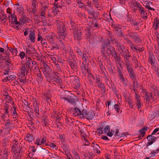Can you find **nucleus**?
I'll list each match as a JSON object with an SVG mask.
<instances>
[{
  "label": "nucleus",
  "mask_w": 159,
  "mask_h": 159,
  "mask_svg": "<svg viewBox=\"0 0 159 159\" xmlns=\"http://www.w3.org/2000/svg\"><path fill=\"white\" fill-rule=\"evenodd\" d=\"M4 98L6 102L4 105L5 108L3 109H2L1 113H0V118H1V119H2L3 120L5 121L7 120V119L9 117V115L8 114L9 111L8 110L9 107L7 103L12 104L13 101L11 97L9 95L5 96Z\"/></svg>",
  "instance_id": "nucleus-1"
},
{
  "label": "nucleus",
  "mask_w": 159,
  "mask_h": 159,
  "mask_svg": "<svg viewBox=\"0 0 159 159\" xmlns=\"http://www.w3.org/2000/svg\"><path fill=\"white\" fill-rule=\"evenodd\" d=\"M24 34L25 36L28 35L26 40L30 41L32 43H34L35 41L36 35L32 28H27L24 30Z\"/></svg>",
  "instance_id": "nucleus-2"
},
{
  "label": "nucleus",
  "mask_w": 159,
  "mask_h": 159,
  "mask_svg": "<svg viewBox=\"0 0 159 159\" xmlns=\"http://www.w3.org/2000/svg\"><path fill=\"white\" fill-rule=\"evenodd\" d=\"M57 26L58 29V33L59 38L64 40L66 37V34L65 33L66 29L64 25L62 23H60L57 20Z\"/></svg>",
  "instance_id": "nucleus-3"
},
{
  "label": "nucleus",
  "mask_w": 159,
  "mask_h": 159,
  "mask_svg": "<svg viewBox=\"0 0 159 159\" xmlns=\"http://www.w3.org/2000/svg\"><path fill=\"white\" fill-rule=\"evenodd\" d=\"M43 66L44 68L43 70V74L46 77H50L51 78V76L53 75L52 70L46 64H44Z\"/></svg>",
  "instance_id": "nucleus-4"
},
{
  "label": "nucleus",
  "mask_w": 159,
  "mask_h": 159,
  "mask_svg": "<svg viewBox=\"0 0 159 159\" xmlns=\"http://www.w3.org/2000/svg\"><path fill=\"white\" fill-rule=\"evenodd\" d=\"M144 94L145 96V98L147 102H149L151 100L154 101L157 99V96L154 93H146L145 91Z\"/></svg>",
  "instance_id": "nucleus-5"
},
{
  "label": "nucleus",
  "mask_w": 159,
  "mask_h": 159,
  "mask_svg": "<svg viewBox=\"0 0 159 159\" xmlns=\"http://www.w3.org/2000/svg\"><path fill=\"white\" fill-rule=\"evenodd\" d=\"M103 134H106L109 137H111L114 134V131L112 129L110 130V127L109 125H107L103 128Z\"/></svg>",
  "instance_id": "nucleus-6"
},
{
  "label": "nucleus",
  "mask_w": 159,
  "mask_h": 159,
  "mask_svg": "<svg viewBox=\"0 0 159 159\" xmlns=\"http://www.w3.org/2000/svg\"><path fill=\"white\" fill-rule=\"evenodd\" d=\"M128 35L132 38L135 43H138L140 42V39L136 33H133L129 31L128 32Z\"/></svg>",
  "instance_id": "nucleus-7"
},
{
  "label": "nucleus",
  "mask_w": 159,
  "mask_h": 159,
  "mask_svg": "<svg viewBox=\"0 0 159 159\" xmlns=\"http://www.w3.org/2000/svg\"><path fill=\"white\" fill-rule=\"evenodd\" d=\"M74 37L75 40L79 41L81 39V33L80 30H77L76 29L73 31Z\"/></svg>",
  "instance_id": "nucleus-8"
},
{
  "label": "nucleus",
  "mask_w": 159,
  "mask_h": 159,
  "mask_svg": "<svg viewBox=\"0 0 159 159\" xmlns=\"http://www.w3.org/2000/svg\"><path fill=\"white\" fill-rule=\"evenodd\" d=\"M53 48L56 49L61 48L63 49L65 51H66V49L65 47L63 42L60 39H59V42H58V43H57L56 46H53Z\"/></svg>",
  "instance_id": "nucleus-9"
},
{
  "label": "nucleus",
  "mask_w": 159,
  "mask_h": 159,
  "mask_svg": "<svg viewBox=\"0 0 159 159\" xmlns=\"http://www.w3.org/2000/svg\"><path fill=\"white\" fill-rule=\"evenodd\" d=\"M138 5H137L139 7V9L140 11L141 15L143 18L145 19L147 18L146 12L144 11V8L142 7L140 3H137Z\"/></svg>",
  "instance_id": "nucleus-10"
},
{
  "label": "nucleus",
  "mask_w": 159,
  "mask_h": 159,
  "mask_svg": "<svg viewBox=\"0 0 159 159\" xmlns=\"http://www.w3.org/2000/svg\"><path fill=\"white\" fill-rule=\"evenodd\" d=\"M51 78L54 81L57 83H60L61 81L59 75L58 73H55V74L54 75H53L51 76Z\"/></svg>",
  "instance_id": "nucleus-11"
},
{
  "label": "nucleus",
  "mask_w": 159,
  "mask_h": 159,
  "mask_svg": "<svg viewBox=\"0 0 159 159\" xmlns=\"http://www.w3.org/2000/svg\"><path fill=\"white\" fill-rule=\"evenodd\" d=\"M46 139L44 138L38 139L36 140L35 143L38 145L46 144Z\"/></svg>",
  "instance_id": "nucleus-12"
},
{
  "label": "nucleus",
  "mask_w": 159,
  "mask_h": 159,
  "mask_svg": "<svg viewBox=\"0 0 159 159\" xmlns=\"http://www.w3.org/2000/svg\"><path fill=\"white\" fill-rule=\"evenodd\" d=\"M23 48L26 53L29 54L32 53L33 50H34V48L30 45H28L27 47L24 46Z\"/></svg>",
  "instance_id": "nucleus-13"
},
{
  "label": "nucleus",
  "mask_w": 159,
  "mask_h": 159,
  "mask_svg": "<svg viewBox=\"0 0 159 159\" xmlns=\"http://www.w3.org/2000/svg\"><path fill=\"white\" fill-rule=\"evenodd\" d=\"M95 83L97 86L100 88H103L104 85L101 82L99 77L98 76L96 77V80Z\"/></svg>",
  "instance_id": "nucleus-14"
},
{
  "label": "nucleus",
  "mask_w": 159,
  "mask_h": 159,
  "mask_svg": "<svg viewBox=\"0 0 159 159\" xmlns=\"http://www.w3.org/2000/svg\"><path fill=\"white\" fill-rule=\"evenodd\" d=\"M110 43L108 40L105 41L104 42L102 43V48L101 50L102 52L103 53L105 51V48L108 47Z\"/></svg>",
  "instance_id": "nucleus-15"
},
{
  "label": "nucleus",
  "mask_w": 159,
  "mask_h": 159,
  "mask_svg": "<svg viewBox=\"0 0 159 159\" xmlns=\"http://www.w3.org/2000/svg\"><path fill=\"white\" fill-rule=\"evenodd\" d=\"M155 59L154 56L153 54L150 55L149 56L148 62L151 64L153 65L155 63Z\"/></svg>",
  "instance_id": "nucleus-16"
},
{
  "label": "nucleus",
  "mask_w": 159,
  "mask_h": 159,
  "mask_svg": "<svg viewBox=\"0 0 159 159\" xmlns=\"http://www.w3.org/2000/svg\"><path fill=\"white\" fill-rule=\"evenodd\" d=\"M138 84L137 82H134V90L135 92L136 95V97L135 98L136 99V101H139V98L140 96L137 95L136 93V88H138Z\"/></svg>",
  "instance_id": "nucleus-17"
},
{
  "label": "nucleus",
  "mask_w": 159,
  "mask_h": 159,
  "mask_svg": "<svg viewBox=\"0 0 159 159\" xmlns=\"http://www.w3.org/2000/svg\"><path fill=\"white\" fill-rule=\"evenodd\" d=\"M33 106L35 113L36 115H38L39 111V106L36 102H34Z\"/></svg>",
  "instance_id": "nucleus-18"
},
{
  "label": "nucleus",
  "mask_w": 159,
  "mask_h": 159,
  "mask_svg": "<svg viewBox=\"0 0 159 159\" xmlns=\"http://www.w3.org/2000/svg\"><path fill=\"white\" fill-rule=\"evenodd\" d=\"M16 78V76L13 75H10L8 76L7 77V79H5L3 80L4 82H6L10 81L11 80H13L15 79Z\"/></svg>",
  "instance_id": "nucleus-19"
},
{
  "label": "nucleus",
  "mask_w": 159,
  "mask_h": 159,
  "mask_svg": "<svg viewBox=\"0 0 159 159\" xmlns=\"http://www.w3.org/2000/svg\"><path fill=\"white\" fill-rule=\"evenodd\" d=\"M33 139V136L30 134H27L25 138V140L29 143L31 142Z\"/></svg>",
  "instance_id": "nucleus-20"
},
{
  "label": "nucleus",
  "mask_w": 159,
  "mask_h": 159,
  "mask_svg": "<svg viewBox=\"0 0 159 159\" xmlns=\"http://www.w3.org/2000/svg\"><path fill=\"white\" fill-rule=\"evenodd\" d=\"M95 115L92 111L87 112L86 119H91L94 118Z\"/></svg>",
  "instance_id": "nucleus-21"
},
{
  "label": "nucleus",
  "mask_w": 159,
  "mask_h": 159,
  "mask_svg": "<svg viewBox=\"0 0 159 159\" xmlns=\"http://www.w3.org/2000/svg\"><path fill=\"white\" fill-rule=\"evenodd\" d=\"M28 19L27 18L23 17H21L20 19V24L23 25L25 24L27 22H29V21H28Z\"/></svg>",
  "instance_id": "nucleus-22"
},
{
  "label": "nucleus",
  "mask_w": 159,
  "mask_h": 159,
  "mask_svg": "<svg viewBox=\"0 0 159 159\" xmlns=\"http://www.w3.org/2000/svg\"><path fill=\"white\" fill-rule=\"evenodd\" d=\"M81 114V111L78 108H75L73 113V116H79L80 117Z\"/></svg>",
  "instance_id": "nucleus-23"
},
{
  "label": "nucleus",
  "mask_w": 159,
  "mask_h": 159,
  "mask_svg": "<svg viewBox=\"0 0 159 159\" xmlns=\"http://www.w3.org/2000/svg\"><path fill=\"white\" fill-rule=\"evenodd\" d=\"M87 113V112L85 110H83L82 111H81V114L80 117L81 118H86Z\"/></svg>",
  "instance_id": "nucleus-24"
},
{
  "label": "nucleus",
  "mask_w": 159,
  "mask_h": 159,
  "mask_svg": "<svg viewBox=\"0 0 159 159\" xmlns=\"http://www.w3.org/2000/svg\"><path fill=\"white\" fill-rule=\"evenodd\" d=\"M11 21L13 24H18L19 22L17 21V18L16 16L11 15Z\"/></svg>",
  "instance_id": "nucleus-25"
},
{
  "label": "nucleus",
  "mask_w": 159,
  "mask_h": 159,
  "mask_svg": "<svg viewBox=\"0 0 159 159\" xmlns=\"http://www.w3.org/2000/svg\"><path fill=\"white\" fill-rule=\"evenodd\" d=\"M26 65L27 68L28 69L30 67L32 60L30 58H27L26 59Z\"/></svg>",
  "instance_id": "nucleus-26"
},
{
  "label": "nucleus",
  "mask_w": 159,
  "mask_h": 159,
  "mask_svg": "<svg viewBox=\"0 0 159 159\" xmlns=\"http://www.w3.org/2000/svg\"><path fill=\"white\" fill-rule=\"evenodd\" d=\"M93 149L95 151H96L97 153L98 154H99L100 153V152L99 150V146L97 144H94L93 146Z\"/></svg>",
  "instance_id": "nucleus-27"
},
{
  "label": "nucleus",
  "mask_w": 159,
  "mask_h": 159,
  "mask_svg": "<svg viewBox=\"0 0 159 159\" xmlns=\"http://www.w3.org/2000/svg\"><path fill=\"white\" fill-rule=\"evenodd\" d=\"M159 24V22L157 18H155L153 22V27L154 29H156L158 27V25Z\"/></svg>",
  "instance_id": "nucleus-28"
},
{
  "label": "nucleus",
  "mask_w": 159,
  "mask_h": 159,
  "mask_svg": "<svg viewBox=\"0 0 159 159\" xmlns=\"http://www.w3.org/2000/svg\"><path fill=\"white\" fill-rule=\"evenodd\" d=\"M127 68L128 72L130 73V75L132 76L134 75V72L131 67L130 66L127 65Z\"/></svg>",
  "instance_id": "nucleus-29"
},
{
  "label": "nucleus",
  "mask_w": 159,
  "mask_h": 159,
  "mask_svg": "<svg viewBox=\"0 0 159 159\" xmlns=\"http://www.w3.org/2000/svg\"><path fill=\"white\" fill-rule=\"evenodd\" d=\"M58 9V7L56 6H55L53 7V12L54 15H57V14L59 13Z\"/></svg>",
  "instance_id": "nucleus-30"
},
{
  "label": "nucleus",
  "mask_w": 159,
  "mask_h": 159,
  "mask_svg": "<svg viewBox=\"0 0 159 159\" xmlns=\"http://www.w3.org/2000/svg\"><path fill=\"white\" fill-rule=\"evenodd\" d=\"M147 130V127L142 129L139 131L140 134L142 136H144Z\"/></svg>",
  "instance_id": "nucleus-31"
},
{
  "label": "nucleus",
  "mask_w": 159,
  "mask_h": 159,
  "mask_svg": "<svg viewBox=\"0 0 159 159\" xmlns=\"http://www.w3.org/2000/svg\"><path fill=\"white\" fill-rule=\"evenodd\" d=\"M120 80L121 82H122L124 84H126L125 80L124 77L121 74V72L119 73Z\"/></svg>",
  "instance_id": "nucleus-32"
},
{
  "label": "nucleus",
  "mask_w": 159,
  "mask_h": 159,
  "mask_svg": "<svg viewBox=\"0 0 159 159\" xmlns=\"http://www.w3.org/2000/svg\"><path fill=\"white\" fill-rule=\"evenodd\" d=\"M29 150L30 152L29 155L30 156V154H31V155L34 154V153L35 151V149L34 147H31L30 148Z\"/></svg>",
  "instance_id": "nucleus-33"
},
{
  "label": "nucleus",
  "mask_w": 159,
  "mask_h": 159,
  "mask_svg": "<svg viewBox=\"0 0 159 159\" xmlns=\"http://www.w3.org/2000/svg\"><path fill=\"white\" fill-rule=\"evenodd\" d=\"M48 3H46V2H44L43 3L41 6L42 8V10H44L48 8Z\"/></svg>",
  "instance_id": "nucleus-34"
},
{
  "label": "nucleus",
  "mask_w": 159,
  "mask_h": 159,
  "mask_svg": "<svg viewBox=\"0 0 159 159\" xmlns=\"http://www.w3.org/2000/svg\"><path fill=\"white\" fill-rule=\"evenodd\" d=\"M21 73L22 75H24L25 72L28 71V69L25 66H23L21 69Z\"/></svg>",
  "instance_id": "nucleus-35"
},
{
  "label": "nucleus",
  "mask_w": 159,
  "mask_h": 159,
  "mask_svg": "<svg viewBox=\"0 0 159 159\" xmlns=\"http://www.w3.org/2000/svg\"><path fill=\"white\" fill-rule=\"evenodd\" d=\"M149 2H150L148 0H147V1L145 2L146 3V5L145 6V7L149 10H153V9L150 7Z\"/></svg>",
  "instance_id": "nucleus-36"
},
{
  "label": "nucleus",
  "mask_w": 159,
  "mask_h": 159,
  "mask_svg": "<svg viewBox=\"0 0 159 159\" xmlns=\"http://www.w3.org/2000/svg\"><path fill=\"white\" fill-rule=\"evenodd\" d=\"M37 2H36L35 0H33L32 2V7L33 9H35L36 8L37 6Z\"/></svg>",
  "instance_id": "nucleus-37"
},
{
  "label": "nucleus",
  "mask_w": 159,
  "mask_h": 159,
  "mask_svg": "<svg viewBox=\"0 0 159 159\" xmlns=\"http://www.w3.org/2000/svg\"><path fill=\"white\" fill-rule=\"evenodd\" d=\"M137 3H139L137 2H134V4L133 5V6L132 7V8H134V10H137V8H138L139 9V7L137 5H138V4H137Z\"/></svg>",
  "instance_id": "nucleus-38"
},
{
  "label": "nucleus",
  "mask_w": 159,
  "mask_h": 159,
  "mask_svg": "<svg viewBox=\"0 0 159 159\" xmlns=\"http://www.w3.org/2000/svg\"><path fill=\"white\" fill-rule=\"evenodd\" d=\"M157 150H156L155 151H153L152 152H151L149 154L150 157H153L155 155L158 153Z\"/></svg>",
  "instance_id": "nucleus-39"
},
{
  "label": "nucleus",
  "mask_w": 159,
  "mask_h": 159,
  "mask_svg": "<svg viewBox=\"0 0 159 159\" xmlns=\"http://www.w3.org/2000/svg\"><path fill=\"white\" fill-rule=\"evenodd\" d=\"M14 110H13L12 112V115L14 118H16L17 116V114L16 111V108L14 107H13Z\"/></svg>",
  "instance_id": "nucleus-40"
},
{
  "label": "nucleus",
  "mask_w": 159,
  "mask_h": 159,
  "mask_svg": "<svg viewBox=\"0 0 159 159\" xmlns=\"http://www.w3.org/2000/svg\"><path fill=\"white\" fill-rule=\"evenodd\" d=\"M17 11L19 13L22 14L23 12V9L22 7H20L17 8Z\"/></svg>",
  "instance_id": "nucleus-41"
},
{
  "label": "nucleus",
  "mask_w": 159,
  "mask_h": 159,
  "mask_svg": "<svg viewBox=\"0 0 159 159\" xmlns=\"http://www.w3.org/2000/svg\"><path fill=\"white\" fill-rule=\"evenodd\" d=\"M114 109L117 112H119L120 109V106L118 104H115L114 105Z\"/></svg>",
  "instance_id": "nucleus-42"
},
{
  "label": "nucleus",
  "mask_w": 159,
  "mask_h": 159,
  "mask_svg": "<svg viewBox=\"0 0 159 159\" xmlns=\"http://www.w3.org/2000/svg\"><path fill=\"white\" fill-rule=\"evenodd\" d=\"M97 132L99 135H100L102 134H103V127H100L97 129Z\"/></svg>",
  "instance_id": "nucleus-43"
},
{
  "label": "nucleus",
  "mask_w": 159,
  "mask_h": 159,
  "mask_svg": "<svg viewBox=\"0 0 159 159\" xmlns=\"http://www.w3.org/2000/svg\"><path fill=\"white\" fill-rule=\"evenodd\" d=\"M10 51L13 53V55H16L17 53L18 52L16 49H14L11 48L10 50Z\"/></svg>",
  "instance_id": "nucleus-44"
},
{
  "label": "nucleus",
  "mask_w": 159,
  "mask_h": 159,
  "mask_svg": "<svg viewBox=\"0 0 159 159\" xmlns=\"http://www.w3.org/2000/svg\"><path fill=\"white\" fill-rule=\"evenodd\" d=\"M65 100L67 101L68 103H71L72 104H74L75 102L73 99L70 98H66Z\"/></svg>",
  "instance_id": "nucleus-45"
},
{
  "label": "nucleus",
  "mask_w": 159,
  "mask_h": 159,
  "mask_svg": "<svg viewBox=\"0 0 159 159\" xmlns=\"http://www.w3.org/2000/svg\"><path fill=\"white\" fill-rule=\"evenodd\" d=\"M25 56V53L24 52H21L19 53V56L21 59H23L24 58Z\"/></svg>",
  "instance_id": "nucleus-46"
},
{
  "label": "nucleus",
  "mask_w": 159,
  "mask_h": 159,
  "mask_svg": "<svg viewBox=\"0 0 159 159\" xmlns=\"http://www.w3.org/2000/svg\"><path fill=\"white\" fill-rule=\"evenodd\" d=\"M48 39L49 41L52 44H53L54 43L53 38L52 36H50L48 37Z\"/></svg>",
  "instance_id": "nucleus-47"
},
{
  "label": "nucleus",
  "mask_w": 159,
  "mask_h": 159,
  "mask_svg": "<svg viewBox=\"0 0 159 159\" xmlns=\"http://www.w3.org/2000/svg\"><path fill=\"white\" fill-rule=\"evenodd\" d=\"M6 18V16L4 14H2L0 15V19L2 20H5Z\"/></svg>",
  "instance_id": "nucleus-48"
},
{
  "label": "nucleus",
  "mask_w": 159,
  "mask_h": 159,
  "mask_svg": "<svg viewBox=\"0 0 159 159\" xmlns=\"http://www.w3.org/2000/svg\"><path fill=\"white\" fill-rule=\"evenodd\" d=\"M59 138L62 143L65 142V137L64 135H61L59 136Z\"/></svg>",
  "instance_id": "nucleus-49"
},
{
  "label": "nucleus",
  "mask_w": 159,
  "mask_h": 159,
  "mask_svg": "<svg viewBox=\"0 0 159 159\" xmlns=\"http://www.w3.org/2000/svg\"><path fill=\"white\" fill-rule=\"evenodd\" d=\"M20 22H18V24H13V27L16 29L18 30L20 28Z\"/></svg>",
  "instance_id": "nucleus-50"
},
{
  "label": "nucleus",
  "mask_w": 159,
  "mask_h": 159,
  "mask_svg": "<svg viewBox=\"0 0 159 159\" xmlns=\"http://www.w3.org/2000/svg\"><path fill=\"white\" fill-rule=\"evenodd\" d=\"M136 104L138 108L139 109L141 107V105L140 102V100H138V101H137Z\"/></svg>",
  "instance_id": "nucleus-51"
},
{
  "label": "nucleus",
  "mask_w": 159,
  "mask_h": 159,
  "mask_svg": "<svg viewBox=\"0 0 159 159\" xmlns=\"http://www.w3.org/2000/svg\"><path fill=\"white\" fill-rule=\"evenodd\" d=\"M115 28L116 31H117V30H120L121 29V26L120 25H119L118 24L116 25L115 26Z\"/></svg>",
  "instance_id": "nucleus-52"
},
{
  "label": "nucleus",
  "mask_w": 159,
  "mask_h": 159,
  "mask_svg": "<svg viewBox=\"0 0 159 159\" xmlns=\"http://www.w3.org/2000/svg\"><path fill=\"white\" fill-rule=\"evenodd\" d=\"M10 122L9 121H7L5 124V125L6 126L7 128H10Z\"/></svg>",
  "instance_id": "nucleus-53"
},
{
  "label": "nucleus",
  "mask_w": 159,
  "mask_h": 159,
  "mask_svg": "<svg viewBox=\"0 0 159 159\" xmlns=\"http://www.w3.org/2000/svg\"><path fill=\"white\" fill-rule=\"evenodd\" d=\"M143 48H140L138 45L137 46L136 50L138 51L139 52H142L143 51Z\"/></svg>",
  "instance_id": "nucleus-54"
},
{
  "label": "nucleus",
  "mask_w": 159,
  "mask_h": 159,
  "mask_svg": "<svg viewBox=\"0 0 159 159\" xmlns=\"http://www.w3.org/2000/svg\"><path fill=\"white\" fill-rule=\"evenodd\" d=\"M78 6L80 8H82L84 6V4L82 3L81 2H79V3H77Z\"/></svg>",
  "instance_id": "nucleus-55"
},
{
  "label": "nucleus",
  "mask_w": 159,
  "mask_h": 159,
  "mask_svg": "<svg viewBox=\"0 0 159 159\" xmlns=\"http://www.w3.org/2000/svg\"><path fill=\"white\" fill-rule=\"evenodd\" d=\"M50 147L53 148L54 149H57V147H56V146L53 143H52L50 144Z\"/></svg>",
  "instance_id": "nucleus-56"
},
{
  "label": "nucleus",
  "mask_w": 159,
  "mask_h": 159,
  "mask_svg": "<svg viewBox=\"0 0 159 159\" xmlns=\"http://www.w3.org/2000/svg\"><path fill=\"white\" fill-rule=\"evenodd\" d=\"M50 58L53 61V62L55 63H56V57H55L52 56H51Z\"/></svg>",
  "instance_id": "nucleus-57"
},
{
  "label": "nucleus",
  "mask_w": 159,
  "mask_h": 159,
  "mask_svg": "<svg viewBox=\"0 0 159 159\" xmlns=\"http://www.w3.org/2000/svg\"><path fill=\"white\" fill-rule=\"evenodd\" d=\"M75 81L77 82L78 83L77 84V85H76V87L77 88H80V84L79 82V80L78 79H76L75 80Z\"/></svg>",
  "instance_id": "nucleus-58"
},
{
  "label": "nucleus",
  "mask_w": 159,
  "mask_h": 159,
  "mask_svg": "<svg viewBox=\"0 0 159 159\" xmlns=\"http://www.w3.org/2000/svg\"><path fill=\"white\" fill-rule=\"evenodd\" d=\"M137 45L134 46L133 44H130V47L132 50L134 51V50H136Z\"/></svg>",
  "instance_id": "nucleus-59"
},
{
  "label": "nucleus",
  "mask_w": 159,
  "mask_h": 159,
  "mask_svg": "<svg viewBox=\"0 0 159 159\" xmlns=\"http://www.w3.org/2000/svg\"><path fill=\"white\" fill-rule=\"evenodd\" d=\"M117 31L118 32V34L119 36H122L123 34L122 32L121 31V29H120V30H117Z\"/></svg>",
  "instance_id": "nucleus-60"
},
{
  "label": "nucleus",
  "mask_w": 159,
  "mask_h": 159,
  "mask_svg": "<svg viewBox=\"0 0 159 159\" xmlns=\"http://www.w3.org/2000/svg\"><path fill=\"white\" fill-rule=\"evenodd\" d=\"M83 142L84 145H89V143L87 139H84V141Z\"/></svg>",
  "instance_id": "nucleus-61"
},
{
  "label": "nucleus",
  "mask_w": 159,
  "mask_h": 159,
  "mask_svg": "<svg viewBox=\"0 0 159 159\" xmlns=\"http://www.w3.org/2000/svg\"><path fill=\"white\" fill-rule=\"evenodd\" d=\"M40 16L41 18H42V22H43L44 23L46 22L47 20L46 19L45 16Z\"/></svg>",
  "instance_id": "nucleus-62"
},
{
  "label": "nucleus",
  "mask_w": 159,
  "mask_h": 159,
  "mask_svg": "<svg viewBox=\"0 0 159 159\" xmlns=\"http://www.w3.org/2000/svg\"><path fill=\"white\" fill-rule=\"evenodd\" d=\"M159 130V128H156L153 131L152 134H154L156 133Z\"/></svg>",
  "instance_id": "nucleus-63"
},
{
  "label": "nucleus",
  "mask_w": 159,
  "mask_h": 159,
  "mask_svg": "<svg viewBox=\"0 0 159 159\" xmlns=\"http://www.w3.org/2000/svg\"><path fill=\"white\" fill-rule=\"evenodd\" d=\"M156 71V75L159 78V68H157Z\"/></svg>",
  "instance_id": "nucleus-64"
}]
</instances>
